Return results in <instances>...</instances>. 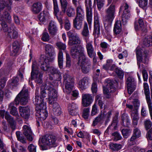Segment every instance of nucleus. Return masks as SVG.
<instances>
[{
    "instance_id": "nucleus-45",
    "label": "nucleus",
    "mask_w": 152,
    "mask_h": 152,
    "mask_svg": "<svg viewBox=\"0 0 152 152\" xmlns=\"http://www.w3.org/2000/svg\"><path fill=\"white\" fill-rule=\"evenodd\" d=\"M117 127V121L116 120H113L111 125L108 127L107 129L106 130L105 132L107 133L109 130L110 129L112 131L115 130L116 129Z\"/></svg>"
},
{
    "instance_id": "nucleus-47",
    "label": "nucleus",
    "mask_w": 152,
    "mask_h": 152,
    "mask_svg": "<svg viewBox=\"0 0 152 152\" xmlns=\"http://www.w3.org/2000/svg\"><path fill=\"white\" fill-rule=\"evenodd\" d=\"M60 2L61 4L62 12L64 13L68 3L66 0H60Z\"/></svg>"
},
{
    "instance_id": "nucleus-25",
    "label": "nucleus",
    "mask_w": 152,
    "mask_h": 152,
    "mask_svg": "<svg viewBox=\"0 0 152 152\" xmlns=\"http://www.w3.org/2000/svg\"><path fill=\"white\" fill-rule=\"evenodd\" d=\"M88 47V48H86L87 53L88 56L91 58H93V62L94 64L96 63L97 59L95 57L96 53L94 50L93 46L92 47Z\"/></svg>"
},
{
    "instance_id": "nucleus-9",
    "label": "nucleus",
    "mask_w": 152,
    "mask_h": 152,
    "mask_svg": "<svg viewBox=\"0 0 152 152\" xmlns=\"http://www.w3.org/2000/svg\"><path fill=\"white\" fill-rule=\"evenodd\" d=\"M45 51L47 55L45 57L48 58L45 60V61L48 60L50 61H53L56 56L54 47L50 44H47L45 46Z\"/></svg>"
},
{
    "instance_id": "nucleus-32",
    "label": "nucleus",
    "mask_w": 152,
    "mask_h": 152,
    "mask_svg": "<svg viewBox=\"0 0 152 152\" xmlns=\"http://www.w3.org/2000/svg\"><path fill=\"white\" fill-rule=\"evenodd\" d=\"M51 104L53 105V111L54 114L56 116L60 115L61 113V111L58 104L57 102H55Z\"/></svg>"
},
{
    "instance_id": "nucleus-41",
    "label": "nucleus",
    "mask_w": 152,
    "mask_h": 152,
    "mask_svg": "<svg viewBox=\"0 0 152 152\" xmlns=\"http://www.w3.org/2000/svg\"><path fill=\"white\" fill-rule=\"evenodd\" d=\"M143 43L146 47L152 45V34L146 37L144 39Z\"/></svg>"
},
{
    "instance_id": "nucleus-40",
    "label": "nucleus",
    "mask_w": 152,
    "mask_h": 152,
    "mask_svg": "<svg viewBox=\"0 0 152 152\" xmlns=\"http://www.w3.org/2000/svg\"><path fill=\"white\" fill-rule=\"evenodd\" d=\"M11 20V16L10 14L7 12H4L3 14L0 15V20L2 21V23L3 22H5V21H7L10 22Z\"/></svg>"
},
{
    "instance_id": "nucleus-7",
    "label": "nucleus",
    "mask_w": 152,
    "mask_h": 152,
    "mask_svg": "<svg viewBox=\"0 0 152 152\" xmlns=\"http://www.w3.org/2000/svg\"><path fill=\"white\" fill-rule=\"evenodd\" d=\"M115 10V6L113 4H111L107 10L104 20L105 25H110L114 18Z\"/></svg>"
},
{
    "instance_id": "nucleus-29",
    "label": "nucleus",
    "mask_w": 152,
    "mask_h": 152,
    "mask_svg": "<svg viewBox=\"0 0 152 152\" xmlns=\"http://www.w3.org/2000/svg\"><path fill=\"white\" fill-rule=\"evenodd\" d=\"M5 118L10 124L12 128L14 130L15 129L16 122L13 118L9 114L8 112H6Z\"/></svg>"
},
{
    "instance_id": "nucleus-38",
    "label": "nucleus",
    "mask_w": 152,
    "mask_h": 152,
    "mask_svg": "<svg viewBox=\"0 0 152 152\" xmlns=\"http://www.w3.org/2000/svg\"><path fill=\"white\" fill-rule=\"evenodd\" d=\"M134 106L135 107V110L134 113L135 114H134L133 113L132 114V115L133 117V120H137L138 118L137 117V107H138L140 105V103L139 101L137 99L134 100Z\"/></svg>"
},
{
    "instance_id": "nucleus-35",
    "label": "nucleus",
    "mask_w": 152,
    "mask_h": 152,
    "mask_svg": "<svg viewBox=\"0 0 152 152\" xmlns=\"http://www.w3.org/2000/svg\"><path fill=\"white\" fill-rule=\"evenodd\" d=\"M50 17L49 12L47 11H44L38 15V18L41 22H44L48 19Z\"/></svg>"
},
{
    "instance_id": "nucleus-52",
    "label": "nucleus",
    "mask_w": 152,
    "mask_h": 152,
    "mask_svg": "<svg viewBox=\"0 0 152 152\" xmlns=\"http://www.w3.org/2000/svg\"><path fill=\"white\" fill-rule=\"evenodd\" d=\"M48 71L52 75L58 74L59 75L60 74V72L57 69L53 66L50 67Z\"/></svg>"
},
{
    "instance_id": "nucleus-50",
    "label": "nucleus",
    "mask_w": 152,
    "mask_h": 152,
    "mask_svg": "<svg viewBox=\"0 0 152 152\" xmlns=\"http://www.w3.org/2000/svg\"><path fill=\"white\" fill-rule=\"evenodd\" d=\"M102 96L101 95H97L95 97V101L97 102L101 108H102L103 103L102 101Z\"/></svg>"
},
{
    "instance_id": "nucleus-61",
    "label": "nucleus",
    "mask_w": 152,
    "mask_h": 152,
    "mask_svg": "<svg viewBox=\"0 0 152 152\" xmlns=\"http://www.w3.org/2000/svg\"><path fill=\"white\" fill-rule=\"evenodd\" d=\"M89 108L84 109L83 113V117L85 119H87L89 115Z\"/></svg>"
},
{
    "instance_id": "nucleus-18",
    "label": "nucleus",
    "mask_w": 152,
    "mask_h": 152,
    "mask_svg": "<svg viewBox=\"0 0 152 152\" xmlns=\"http://www.w3.org/2000/svg\"><path fill=\"white\" fill-rule=\"evenodd\" d=\"M18 109L21 117L25 119H28L29 118L30 114V110L28 106H20Z\"/></svg>"
},
{
    "instance_id": "nucleus-54",
    "label": "nucleus",
    "mask_w": 152,
    "mask_h": 152,
    "mask_svg": "<svg viewBox=\"0 0 152 152\" xmlns=\"http://www.w3.org/2000/svg\"><path fill=\"white\" fill-rule=\"evenodd\" d=\"M121 132L123 137L125 138H127L130 134L131 131L128 129H124L122 130Z\"/></svg>"
},
{
    "instance_id": "nucleus-1",
    "label": "nucleus",
    "mask_w": 152,
    "mask_h": 152,
    "mask_svg": "<svg viewBox=\"0 0 152 152\" xmlns=\"http://www.w3.org/2000/svg\"><path fill=\"white\" fill-rule=\"evenodd\" d=\"M67 34L69 37L68 45L70 46H73L71 50V55L74 58L79 57L77 64L80 66L83 73H88L91 69V61L86 57L84 48L82 46H77L76 45L80 44L81 42L78 35L74 33L72 30L67 32Z\"/></svg>"
},
{
    "instance_id": "nucleus-51",
    "label": "nucleus",
    "mask_w": 152,
    "mask_h": 152,
    "mask_svg": "<svg viewBox=\"0 0 152 152\" xmlns=\"http://www.w3.org/2000/svg\"><path fill=\"white\" fill-rule=\"evenodd\" d=\"M103 116L104 115H103L101 114L96 117L93 122L92 126H96L99 122L103 120Z\"/></svg>"
},
{
    "instance_id": "nucleus-37",
    "label": "nucleus",
    "mask_w": 152,
    "mask_h": 152,
    "mask_svg": "<svg viewBox=\"0 0 152 152\" xmlns=\"http://www.w3.org/2000/svg\"><path fill=\"white\" fill-rule=\"evenodd\" d=\"M143 86L147 102H148L149 101L151 102V101L149 95L150 91L148 85L146 83H143Z\"/></svg>"
},
{
    "instance_id": "nucleus-42",
    "label": "nucleus",
    "mask_w": 152,
    "mask_h": 152,
    "mask_svg": "<svg viewBox=\"0 0 152 152\" xmlns=\"http://www.w3.org/2000/svg\"><path fill=\"white\" fill-rule=\"evenodd\" d=\"M9 108L10 109L11 114L15 116H18L17 109L14 106L13 102H12L9 104Z\"/></svg>"
},
{
    "instance_id": "nucleus-63",
    "label": "nucleus",
    "mask_w": 152,
    "mask_h": 152,
    "mask_svg": "<svg viewBox=\"0 0 152 152\" xmlns=\"http://www.w3.org/2000/svg\"><path fill=\"white\" fill-rule=\"evenodd\" d=\"M36 146L33 144H30L28 147V149L30 152H36Z\"/></svg>"
},
{
    "instance_id": "nucleus-33",
    "label": "nucleus",
    "mask_w": 152,
    "mask_h": 152,
    "mask_svg": "<svg viewBox=\"0 0 152 152\" xmlns=\"http://www.w3.org/2000/svg\"><path fill=\"white\" fill-rule=\"evenodd\" d=\"M73 4L76 8V14H84L83 9L79 2L77 0H72Z\"/></svg>"
},
{
    "instance_id": "nucleus-22",
    "label": "nucleus",
    "mask_w": 152,
    "mask_h": 152,
    "mask_svg": "<svg viewBox=\"0 0 152 152\" xmlns=\"http://www.w3.org/2000/svg\"><path fill=\"white\" fill-rule=\"evenodd\" d=\"M114 88L111 83L109 82L107 85V86L103 88V92L106 95V97L109 98L110 96V93L115 91Z\"/></svg>"
},
{
    "instance_id": "nucleus-11",
    "label": "nucleus",
    "mask_w": 152,
    "mask_h": 152,
    "mask_svg": "<svg viewBox=\"0 0 152 152\" xmlns=\"http://www.w3.org/2000/svg\"><path fill=\"white\" fill-rule=\"evenodd\" d=\"M56 137L55 136L52 135L48 136H45L43 137L41 140H39V143H40L41 142L42 144L41 146L42 145H53L55 146L56 142Z\"/></svg>"
},
{
    "instance_id": "nucleus-8",
    "label": "nucleus",
    "mask_w": 152,
    "mask_h": 152,
    "mask_svg": "<svg viewBox=\"0 0 152 152\" xmlns=\"http://www.w3.org/2000/svg\"><path fill=\"white\" fill-rule=\"evenodd\" d=\"M2 30L4 32H7V38L10 39L17 38L18 36L17 31L13 27H8L7 24L5 22L1 23Z\"/></svg>"
},
{
    "instance_id": "nucleus-3",
    "label": "nucleus",
    "mask_w": 152,
    "mask_h": 152,
    "mask_svg": "<svg viewBox=\"0 0 152 152\" xmlns=\"http://www.w3.org/2000/svg\"><path fill=\"white\" fill-rule=\"evenodd\" d=\"M42 72L39 71L38 70L36 61H34L32 65L31 79V80L34 79L36 82L41 83L42 82Z\"/></svg>"
},
{
    "instance_id": "nucleus-60",
    "label": "nucleus",
    "mask_w": 152,
    "mask_h": 152,
    "mask_svg": "<svg viewBox=\"0 0 152 152\" xmlns=\"http://www.w3.org/2000/svg\"><path fill=\"white\" fill-rule=\"evenodd\" d=\"M71 25L70 21L67 18L65 20L64 28L66 30H69L71 28Z\"/></svg>"
},
{
    "instance_id": "nucleus-39",
    "label": "nucleus",
    "mask_w": 152,
    "mask_h": 152,
    "mask_svg": "<svg viewBox=\"0 0 152 152\" xmlns=\"http://www.w3.org/2000/svg\"><path fill=\"white\" fill-rule=\"evenodd\" d=\"M139 26L135 23V28L136 30H141L142 31H145V30L146 28L145 26L144 25L143 21L142 19H139L138 21Z\"/></svg>"
},
{
    "instance_id": "nucleus-44",
    "label": "nucleus",
    "mask_w": 152,
    "mask_h": 152,
    "mask_svg": "<svg viewBox=\"0 0 152 152\" xmlns=\"http://www.w3.org/2000/svg\"><path fill=\"white\" fill-rule=\"evenodd\" d=\"M66 12L67 15L70 17L74 16L75 14V9L71 6L68 7L66 9Z\"/></svg>"
},
{
    "instance_id": "nucleus-30",
    "label": "nucleus",
    "mask_w": 152,
    "mask_h": 152,
    "mask_svg": "<svg viewBox=\"0 0 152 152\" xmlns=\"http://www.w3.org/2000/svg\"><path fill=\"white\" fill-rule=\"evenodd\" d=\"M141 135V132L140 130L137 128H135L134 130L133 135L130 138L129 142V144L132 145L133 144V142H132L136 138L139 137Z\"/></svg>"
},
{
    "instance_id": "nucleus-31",
    "label": "nucleus",
    "mask_w": 152,
    "mask_h": 152,
    "mask_svg": "<svg viewBox=\"0 0 152 152\" xmlns=\"http://www.w3.org/2000/svg\"><path fill=\"white\" fill-rule=\"evenodd\" d=\"M86 12L87 19L89 24H90L91 22L92 13V9L91 7H88V6L86 4Z\"/></svg>"
},
{
    "instance_id": "nucleus-5",
    "label": "nucleus",
    "mask_w": 152,
    "mask_h": 152,
    "mask_svg": "<svg viewBox=\"0 0 152 152\" xmlns=\"http://www.w3.org/2000/svg\"><path fill=\"white\" fill-rule=\"evenodd\" d=\"M136 53L137 59V64L139 68L140 67V63L142 62L145 63L146 61L149 56L148 50H143L138 47L136 49Z\"/></svg>"
},
{
    "instance_id": "nucleus-58",
    "label": "nucleus",
    "mask_w": 152,
    "mask_h": 152,
    "mask_svg": "<svg viewBox=\"0 0 152 152\" xmlns=\"http://www.w3.org/2000/svg\"><path fill=\"white\" fill-rule=\"evenodd\" d=\"M112 135L114 137V140L117 141L121 139V135L117 132H115L112 134Z\"/></svg>"
},
{
    "instance_id": "nucleus-14",
    "label": "nucleus",
    "mask_w": 152,
    "mask_h": 152,
    "mask_svg": "<svg viewBox=\"0 0 152 152\" xmlns=\"http://www.w3.org/2000/svg\"><path fill=\"white\" fill-rule=\"evenodd\" d=\"M128 8L129 5L126 3L124 4L120 8V12L123 11L122 15V21L123 22H126L130 17V15Z\"/></svg>"
},
{
    "instance_id": "nucleus-59",
    "label": "nucleus",
    "mask_w": 152,
    "mask_h": 152,
    "mask_svg": "<svg viewBox=\"0 0 152 152\" xmlns=\"http://www.w3.org/2000/svg\"><path fill=\"white\" fill-rule=\"evenodd\" d=\"M42 40L44 42L48 41L49 40V36L47 32H44L42 34Z\"/></svg>"
},
{
    "instance_id": "nucleus-28",
    "label": "nucleus",
    "mask_w": 152,
    "mask_h": 152,
    "mask_svg": "<svg viewBox=\"0 0 152 152\" xmlns=\"http://www.w3.org/2000/svg\"><path fill=\"white\" fill-rule=\"evenodd\" d=\"M78 106L74 103L70 104L68 107V110L69 114L72 115H75L77 114Z\"/></svg>"
},
{
    "instance_id": "nucleus-10",
    "label": "nucleus",
    "mask_w": 152,
    "mask_h": 152,
    "mask_svg": "<svg viewBox=\"0 0 152 152\" xmlns=\"http://www.w3.org/2000/svg\"><path fill=\"white\" fill-rule=\"evenodd\" d=\"M82 35L85 37V39L86 41V48H88V47H92L93 41L89 38V33L88 30V25L86 22H85L83 28L82 32Z\"/></svg>"
},
{
    "instance_id": "nucleus-4",
    "label": "nucleus",
    "mask_w": 152,
    "mask_h": 152,
    "mask_svg": "<svg viewBox=\"0 0 152 152\" xmlns=\"http://www.w3.org/2000/svg\"><path fill=\"white\" fill-rule=\"evenodd\" d=\"M45 90L48 92V100L49 104H52L56 102L57 100V92L54 89V86L50 83H47L45 84Z\"/></svg>"
},
{
    "instance_id": "nucleus-34",
    "label": "nucleus",
    "mask_w": 152,
    "mask_h": 152,
    "mask_svg": "<svg viewBox=\"0 0 152 152\" xmlns=\"http://www.w3.org/2000/svg\"><path fill=\"white\" fill-rule=\"evenodd\" d=\"M122 30L121 23L120 20H117L115 23L114 28L113 31L115 34H119Z\"/></svg>"
},
{
    "instance_id": "nucleus-53",
    "label": "nucleus",
    "mask_w": 152,
    "mask_h": 152,
    "mask_svg": "<svg viewBox=\"0 0 152 152\" xmlns=\"http://www.w3.org/2000/svg\"><path fill=\"white\" fill-rule=\"evenodd\" d=\"M19 50V48L14 42L12 45V50L11 52V55L12 56H15Z\"/></svg>"
},
{
    "instance_id": "nucleus-55",
    "label": "nucleus",
    "mask_w": 152,
    "mask_h": 152,
    "mask_svg": "<svg viewBox=\"0 0 152 152\" xmlns=\"http://www.w3.org/2000/svg\"><path fill=\"white\" fill-rule=\"evenodd\" d=\"M104 2V0H94V2L97 3L98 8L99 10L103 6Z\"/></svg>"
},
{
    "instance_id": "nucleus-36",
    "label": "nucleus",
    "mask_w": 152,
    "mask_h": 152,
    "mask_svg": "<svg viewBox=\"0 0 152 152\" xmlns=\"http://www.w3.org/2000/svg\"><path fill=\"white\" fill-rule=\"evenodd\" d=\"M6 80L4 79L0 81V104H1L3 100L4 92L1 90L5 86Z\"/></svg>"
},
{
    "instance_id": "nucleus-6",
    "label": "nucleus",
    "mask_w": 152,
    "mask_h": 152,
    "mask_svg": "<svg viewBox=\"0 0 152 152\" xmlns=\"http://www.w3.org/2000/svg\"><path fill=\"white\" fill-rule=\"evenodd\" d=\"M29 98L28 91L23 88L16 96L14 102L17 105L19 103L21 105H25L27 103Z\"/></svg>"
},
{
    "instance_id": "nucleus-26",
    "label": "nucleus",
    "mask_w": 152,
    "mask_h": 152,
    "mask_svg": "<svg viewBox=\"0 0 152 152\" xmlns=\"http://www.w3.org/2000/svg\"><path fill=\"white\" fill-rule=\"evenodd\" d=\"M89 78L88 77H84L81 79L78 83V87L82 90L86 88V86L89 83Z\"/></svg>"
},
{
    "instance_id": "nucleus-57",
    "label": "nucleus",
    "mask_w": 152,
    "mask_h": 152,
    "mask_svg": "<svg viewBox=\"0 0 152 152\" xmlns=\"http://www.w3.org/2000/svg\"><path fill=\"white\" fill-rule=\"evenodd\" d=\"M56 45L58 48L62 50H64L66 48L65 44H64L61 42H58L56 43Z\"/></svg>"
},
{
    "instance_id": "nucleus-12",
    "label": "nucleus",
    "mask_w": 152,
    "mask_h": 152,
    "mask_svg": "<svg viewBox=\"0 0 152 152\" xmlns=\"http://www.w3.org/2000/svg\"><path fill=\"white\" fill-rule=\"evenodd\" d=\"M41 92L39 94L38 93L39 88H37L36 90L35 91V101L36 97L38 98L39 104L41 105L42 104H45L46 105V103L44 102V98L46 96V91L45 89V85H42L41 87Z\"/></svg>"
},
{
    "instance_id": "nucleus-20",
    "label": "nucleus",
    "mask_w": 152,
    "mask_h": 152,
    "mask_svg": "<svg viewBox=\"0 0 152 152\" xmlns=\"http://www.w3.org/2000/svg\"><path fill=\"white\" fill-rule=\"evenodd\" d=\"M53 4L54 14L56 17L60 24L61 25V29L63 28V22L62 18L61 17H58L57 16V13L59 12V9L58 7L57 0H53Z\"/></svg>"
},
{
    "instance_id": "nucleus-16",
    "label": "nucleus",
    "mask_w": 152,
    "mask_h": 152,
    "mask_svg": "<svg viewBox=\"0 0 152 152\" xmlns=\"http://www.w3.org/2000/svg\"><path fill=\"white\" fill-rule=\"evenodd\" d=\"M48 58H44V56H41L39 60V65H40L41 69L44 71H47L49 69V63L53 61H50L48 60L45 61V60L47 59Z\"/></svg>"
},
{
    "instance_id": "nucleus-62",
    "label": "nucleus",
    "mask_w": 152,
    "mask_h": 152,
    "mask_svg": "<svg viewBox=\"0 0 152 152\" xmlns=\"http://www.w3.org/2000/svg\"><path fill=\"white\" fill-rule=\"evenodd\" d=\"M144 124L145 128L146 130L149 129L152 125L151 122L150 120H147L145 121Z\"/></svg>"
},
{
    "instance_id": "nucleus-27",
    "label": "nucleus",
    "mask_w": 152,
    "mask_h": 152,
    "mask_svg": "<svg viewBox=\"0 0 152 152\" xmlns=\"http://www.w3.org/2000/svg\"><path fill=\"white\" fill-rule=\"evenodd\" d=\"M12 2L9 0H5V1L3 0L0 1V12L3 10L5 7H7V10L10 11L11 9V5Z\"/></svg>"
},
{
    "instance_id": "nucleus-48",
    "label": "nucleus",
    "mask_w": 152,
    "mask_h": 152,
    "mask_svg": "<svg viewBox=\"0 0 152 152\" xmlns=\"http://www.w3.org/2000/svg\"><path fill=\"white\" fill-rule=\"evenodd\" d=\"M123 125L125 126H128L130 123V121L129 117L125 115H123L122 117Z\"/></svg>"
},
{
    "instance_id": "nucleus-24",
    "label": "nucleus",
    "mask_w": 152,
    "mask_h": 152,
    "mask_svg": "<svg viewBox=\"0 0 152 152\" xmlns=\"http://www.w3.org/2000/svg\"><path fill=\"white\" fill-rule=\"evenodd\" d=\"M42 5L41 3L38 2L34 3L31 7V10L34 14H37L41 11Z\"/></svg>"
},
{
    "instance_id": "nucleus-2",
    "label": "nucleus",
    "mask_w": 152,
    "mask_h": 152,
    "mask_svg": "<svg viewBox=\"0 0 152 152\" xmlns=\"http://www.w3.org/2000/svg\"><path fill=\"white\" fill-rule=\"evenodd\" d=\"M38 100V98L36 97L35 101L34 102L36 106V118L39 121H44L48 116V113L46 110V106L45 104H39Z\"/></svg>"
},
{
    "instance_id": "nucleus-17",
    "label": "nucleus",
    "mask_w": 152,
    "mask_h": 152,
    "mask_svg": "<svg viewBox=\"0 0 152 152\" xmlns=\"http://www.w3.org/2000/svg\"><path fill=\"white\" fill-rule=\"evenodd\" d=\"M126 83L128 92L131 94L135 88V82L134 78L132 77H129L127 80Z\"/></svg>"
},
{
    "instance_id": "nucleus-46",
    "label": "nucleus",
    "mask_w": 152,
    "mask_h": 152,
    "mask_svg": "<svg viewBox=\"0 0 152 152\" xmlns=\"http://www.w3.org/2000/svg\"><path fill=\"white\" fill-rule=\"evenodd\" d=\"M58 62L59 68H62L63 67V53L62 51L60 50L59 51L58 56Z\"/></svg>"
},
{
    "instance_id": "nucleus-56",
    "label": "nucleus",
    "mask_w": 152,
    "mask_h": 152,
    "mask_svg": "<svg viewBox=\"0 0 152 152\" xmlns=\"http://www.w3.org/2000/svg\"><path fill=\"white\" fill-rule=\"evenodd\" d=\"M139 6L143 9H145L148 4V0H139Z\"/></svg>"
},
{
    "instance_id": "nucleus-23",
    "label": "nucleus",
    "mask_w": 152,
    "mask_h": 152,
    "mask_svg": "<svg viewBox=\"0 0 152 152\" xmlns=\"http://www.w3.org/2000/svg\"><path fill=\"white\" fill-rule=\"evenodd\" d=\"M23 133L27 139L29 141H32V133L30 127L28 125H24L23 126Z\"/></svg>"
},
{
    "instance_id": "nucleus-64",
    "label": "nucleus",
    "mask_w": 152,
    "mask_h": 152,
    "mask_svg": "<svg viewBox=\"0 0 152 152\" xmlns=\"http://www.w3.org/2000/svg\"><path fill=\"white\" fill-rule=\"evenodd\" d=\"M108 44L105 42H101L100 44V46L102 48V51L104 52L106 51V49L108 47Z\"/></svg>"
},
{
    "instance_id": "nucleus-21",
    "label": "nucleus",
    "mask_w": 152,
    "mask_h": 152,
    "mask_svg": "<svg viewBox=\"0 0 152 152\" xmlns=\"http://www.w3.org/2000/svg\"><path fill=\"white\" fill-rule=\"evenodd\" d=\"M48 30L49 33L51 35H56L58 31L56 23L53 21H50L48 25Z\"/></svg>"
},
{
    "instance_id": "nucleus-13",
    "label": "nucleus",
    "mask_w": 152,
    "mask_h": 152,
    "mask_svg": "<svg viewBox=\"0 0 152 152\" xmlns=\"http://www.w3.org/2000/svg\"><path fill=\"white\" fill-rule=\"evenodd\" d=\"M64 83L65 84L66 92L69 93L72 90L73 87V78L67 74L64 75Z\"/></svg>"
},
{
    "instance_id": "nucleus-19",
    "label": "nucleus",
    "mask_w": 152,
    "mask_h": 152,
    "mask_svg": "<svg viewBox=\"0 0 152 152\" xmlns=\"http://www.w3.org/2000/svg\"><path fill=\"white\" fill-rule=\"evenodd\" d=\"M94 27L93 34L95 35H98L100 33V26L98 14L95 12L94 13Z\"/></svg>"
},
{
    "instance_id": "nucleus-49",
    "label": "nucleus",
    "mask_w": 152,
    "mask_h": 152,
    "mask_svg": "<svg viewBox=\"0 0 152 152\" xmlns=\"http://www.w3.org/2000/svg\"><path fill=\"white\" fill-rule=\"evenodd\" d=\"M122 147V145L119 144L111 143L110 144V148L113 151H118L120 150Z\"/></svg>"
},
{
    "instance_id": "nucleus-43",
    "label": "nucleus",
    "mask_w": 152,
    "mask_h": 152,
    "mask_svg": "<svg viewBox=\"0 0 152 152\" xmlns=\"http://www.w3.org/2000/svg\"><path fill=\"white\" fill-rule=\"evenodd\" d=\"M83 21L74 19L73 20V24L74 28L77 30L82 28Z\"/></svg>"
},
{
    "instance_id": "nucleus-15",
    "label": "nucleus",
    "mask_w": 152,
    "mask_h": 152,
    "mask_svg": "<svg viewBox=\"0 0 152 152\" xmlns=\"http://www.w3.org/2000/svg\"><path fill=\"white\" fill-rule=\"evenodd\" d=\"M82 96V104L84 107L89 106L93 101V97L90 94H83Z\"/></svg>"
}]
</instances>
